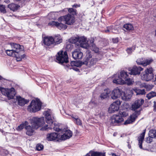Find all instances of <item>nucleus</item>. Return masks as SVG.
<instances>
[{"label": "nucleus", "instance_id": "1", "mask_svg": "<svg viewBox=\"0 0 156 156\" xmlns=\"http://www.w3.org/2000/svg\"><path fill=\"white\" fill-rule=\"evenodd\" d=\"M58 22L51 21L49 22L48 25L51 26L56 27L59 29H66L67 26L62 23L63 21H65L66 24L69 25L73 24L75 22L74 17L70 14H68L65 16H61L58 19Z\"/></svg>", "mask_w": 156, "mask_h": 156}, {"label": "nucleus", "instance_id": "2", "mask_svg": "<svg viewBox=\"0 0 156 156\" xmlns=\"http://www.w3.org/2000/svg\"><path fill=\"white\" fill-rule=\"evenodd\" d=\"M10 44L12 49L6 50L5 51L8 55L20 59L24 57L25 55L23 54L24 49L23 46L13 43Z\"/></svg>", "mask_w": 156, "mask_h": 156}, {"label": "nucleus", "instance_id": "3", "mask_svg": "<svg viewBox=\"0 0 156 156\" xmlns=\"http://www.w3.org/2000/svg\"><path fill=\"white\" fill-rule=\"evenodd\" d=\"M31 127L30 125L26 126L25 127L26 134L30 136H32L34 132L33 129H37L43 125L44 123V117L38 118L34 117L32 118L31 121Z\"/></svg>", "mask_w": 156, "mask_h": 156}, {"label": "nucleus", "instance_id": "4", "mask_svg": "<svg viewBox=\"0 0 156 156\" xmlns=\"http://www.w3.org/2000/svg\"><path fill=\"white\" fill-rule=\"evenodd\" d=\"M69 41L71 43L75 44L77 46L82 48H87L90 45L87 42V38L84 37H73L70 38Z\"/></svg>", "mask_w": 156, "mask_h": 156}, {"label": "nucleus", "instance_id": "5", "mask_svg": "<svg viewBox=\"0 0 156 156\" xmlns=\"http://www.w3.org/2000/svg\"><path fill=\"white\" fill-rule=\"evenodd\" d=\"M114 77L115 78L113 80L114 83L122 84L125 83V80L128 77V75L126 72L122 70L120 72L119 75H114Z\"/></svg>", "mask_w": 156, "mask_h": 156}, {"label": "nucleus", "instance_id": "6", "mask_svg": "<svg viewBox=\"0 0 156 156\" xmlns=\"http://www.w3.org/2000/svg\"><path fill=\"white\" fill-rule=\"evenodd\" d=\"M44 115L45 118L46 122L48 125H46L45 126H43L41 130L42 131L48 130L49 129H52L51 126L53 122V119H54V117L53 116L51 117V114L49 111H47L44 113Z\"/></svg>", "mask_w": 156, "mask_h": 156}, {"label": "nucleus", "instance_id": "7", "mask_svg": "<svg viewBox=\"0 0 156 156\" xmlns=\"http://www.w3.org/2000/svg\"><path fill=\"white\" fill-rule=\"evenodd\" d=\"M153 70L151 67L147 68L141 74V79L145 81L151 80L154 77Z\"/></svg>", "mask_w": 156, "mask_h": 156}, {"label": "nucleus", "instance_id": "8", "mask_svg": "<svg viewBox=\"0 0 156 156\" xmlns=\"http://www.w3.org/2000/svg\"><path fill=\"white\" fill-rule=\"evenodd\" d=\"M41 103L39 101L33 100L27 107V110L30 112H35L41 108Z\"/></svg>", "mask_w": 156, "mask_h": 156}, {"label": "nucleus", "instance_id": "9", "mask_svg": "<svg viewBox=\"0 0 156 156\" xmlns=\"http://www.w3.org/2000/svg\"><path fill=\"white\" fill-rule=\"evenodd\" d=\"M0 91L2 94L7 96L9 99H13L16 94L14 88L12 87L9 89L0 87Z\"/></svg>", "mask_w": 156, "mask_h": 156}, {"label": "nucleus", "instance_id": "10", "mask_svg": "<svg viewBox=\"0 0 156 156\" xmlns=\"http://www.w3.org/2000/svg\"><path fill=\"white\" fill-rule=\"evenodd\" d=\"M68 57L66 52L60 51L58 53L56 59L58 62L61 63H67L68 62Z\"/></svg>", "mask_w": 156, "mask_h": 156}, {"label": "nucleus", "instance_id": "11", "mask_svg": "<svg viewBox=\"0 0 156 156\" xmlns=\"http://www.w3.org/2000/svg\"><path fill=\"white\" fill-rule=\"evenodd\" d=\"M121 104V102L119 101H115L110 105L108 108V112L112 113L118 111Z\"/></svg>", "mask_w": 156, "mask_h": 156}, {"label": "nucleus", "instance_id": "12", "mask_svg": "<svg viewBox=\"0 0 156 156\" xmlns=\"http://www.w3.org/2000/svg\"><path fill=\"white\" fill-rule=\"evenodd\" d=\"M124 119L122 117L118 114L113 115L111 117V123L114 125L121 123L123 122Z\"/></svg>", "mask_w": 156, "mask_h": 156}, {"label": "nucleus", "instance_id": "13", "mask_svg": "<svg viewBox=\"0 0 156 156\" xmlns=\"http://www.w3.org/2000/svg\"><path fill=\"white\" fill-rule=\"evenodd\" d=\"M140 111H139L135 112L131 115L130 117L128 118L124 122V124L126 125L131 123L133 122L136 119L139 115Z\"/></svg>", "mask_w": 156, "mask_h": 156}, {"label": "nucleus", "instance_id": "14", "mask_svg": "<svg viewBox=\"0 0 156 156\" xmlns=\"http://www.w3.org/2000/svg\"><path fill=\"white\" fill-rule=\"evenodd\" d=\"M144 100L142 99H138L132 104L131 108V110L135 111L137 109L140 108L144 104Z\"/></svg>", "mask_w": 156, "mask_h": 156}, {"label": "nucleus", "instance_id": "15", "mask_svg": "<svg viewBox=\"0 0 156 156\" xmlns=\"http://www.w3.org/2000/svg\"><path fill=\"white\" fill-rule=\"evenodd\" d=\"M122 91L118 88L114 89L112 91L111 95V98L114 100L119 98L122 95Z\"/></svg>", "mask_w": 156, "mask_h": 156}, {"label": "nucleus", "instance_id": "16", "mask_svg": "<svg viewBox=\"0 0 156 156\" xmlns=\"http://www.w3.org/2000/svg\"><path fill=\"white\" fill-rule=\"evenodd\" d=\"M153 61V60L151 58L146 59L144 61L142 58H139L137 60L136 62L138 64L145 66L150 64Z\"/></svg>", "mask_w": 156, "mask_h": 156}, {"label": "nucleus", "instance_id": "17", "mask_svg": "<svg viewBox=\"0 0 156 156\" xmlns=\"http://www.w3.org/2000/svg\"><path fill=\"white\" fill-rule=\"evenodd\" d=\"M62 134L61 136L60 139L62 140H65L71 137L72 136L73 133L70 130L68 129L63 131Z\"/></svg>", "mask_w": 156, "mask_h": 156}, {"label": "nucleus", "instance_id": "18", "mask_svg": "<svg viewBox=\"0 0 156 156\" xmlns=\"http://www.w3.org/2000/svg\"><path fill=\"white\" fill-rule=\"evenodd\" d=\"M72 56L75 59H81L82 58L83 53L79 49H76L73 52Z\"/></svg>", "mask_w": 156, "mask_h": 156}, {"label": "nucleus", "instance_id": "19", "mask_svg": "<svg viewBox=\"0 0 156 156\" xmlns=\"http://www.w3.org/2000/svg\"><path fill=\"white\" fill-rule=\"evenodd\" d=\"M43 43L48 46H53L55 44L54 40L52 37H44Z\"/></svg>", "mask_w": 156, "mask_h": 156}, {"label": "nucleus", "instance_id": "20", "mask_svg": "<svg viewBox=\"0 0 156 156\" xmlns=\"http://www.w3.org/2000/svg\"><path fill=\"white\" fill-rule=\"evenodd\" d=\"M143 68L138 66H134L132 69H131L130 72L129 73L131 75H139L140 73V72L142 70Z\"/></svg>", "mask_w": 156, "mask_h": 156}, {"label": "nucleus", "instance_id": "21", "mask_svg": "<svg viewBox=\"0 0 156 156\" xmlns=\"http://www.w3.org/2000/svg\"><path fill=\"white\" fill-rule=\"evenodd\" d=\"M60 136L57 133H51L47 135V139L48 141H52L59 138Z\"/></svg>", "mask_w": 156, "mask_h": 156}, {"label": "nucleus", "instance_id": "22", "mask_svg": "<svg viewBox=\"0 0 156 156\" xmlns=\"http://www.w3.org/2000/svg\"><path fill=\"white\" fill-rule=\"evenodd\" d=\"M16 99L18 101V105L21 106H24L25 104L28 103L29 101V100L25 99L20 96H16Z\"/></svg>", "mask_w": 156, "mask_h": 156}, {"label": "nucleus", "instance_id": "23", "mask_svg": "<svg viewBox=\"0 0 156 156\" xmlns=\"http://www.w3.org/2000/svg\"><path fill=\"white\" fill-rule=\"evenodd\" d=\"M97 62V59L95 58H91L88 61H84L83 63L88 66L90 67L95 64Z\"/></svg>", "mask_w": 156, "mask_h": 156}, {"label": "nucleus", "instance_id": "24", "mask_svg": "<svg viewBox=\"0 0 156 156\" xmlns=\"http://www.w3.org/2000/svg\"><path fill=\"white\" fill-rule=\"evenodd\" d=\"M110 93V90L109 89H105L103 93L101 94L100 97L101 99H105L109 96Z\"/></svg>", "mask_w": 156, "mask_h": 156}, {"label": "nucleus", "instance_id": "25", "mask_svg": "<svg viewBox=\"0 0 156 156\" xmlns=\"http://www.w3.org/2000/svg\"><path fill=\"white\" fill-rule=\"evenodd\" d=\"M145 131L146 129H144L143 133L140 134L138 137V145L140 148L141 149L142 148V143L144 139Z\"/></svg>", "mask_w": 156, "mask_h": 156}, {"label": "nucleus", "instance_id": "26", "mask_svg": "<svg viewBox=\"0 0 156 156\" xmlns=\"http://www.w3.org/2000/svg\"><path fill=\"white\" fill-rule=\"evenodd\" d=\"M72 117L73 119V121L74 122L78 125L82 126V122L81 120L78 118V117L76 115H72Z\"/></svg>", "mask_w": 156, "mask_h": 156}, {"label": "nucleus", "instance_id": "27", "mask_svg": "<svg viewBox=\"0 0 156 156\" xmlns=\"http://www.w3.org/2000/svg\"><path fill=\"white\" fill-rule=\"evenodd\" d=\"M55 44H60L62 42V39L60 35H57L53 37Z\"/></svg>", "mask_w": 156, "mask_h": 156}, {"label": "nucleus", "instance_id": "28", "mask_svg": "<svg viewBox=\"0 0 156 156\" xmlns=\"http://www.w3.org/2000/svg\"><path fill=\"white\" fill-rule=\"evenodd\" d=\"M19 7V6L18 5L13 3L10 4L8 5V7L13 11H16Z\"/></svg>", "mask_w": 156, "mask_h": 156}, {"label": "nucleus", "instance_id": "29", "mask_svg": "<svg viewBox=\"0 0 156 156\" xmlns=\"http://www.w3.org/2000/svg\"><path fill=\"white\" fill-rule=\"evenodd\" d=\"M78 62L75 61H72L70 63L71 66H70L69 65H67L65 67V68L66 69L67 68H68L69 69H71L73 68L72 66H79L78 65Z\"/></svg>", "mask_w": 156, "mask_h": 156}, {"label": "nucleus", "instance_id": "30", "mask_svg": "<svg viewBox=\"0 0 156 156\" xmlns=\"http://www.w3.org/2000/svg\"><path fill=\"white\" fill-rule=\"evenodd\" d=\"M106 33H110L113 32L114 33H117V32L114 28H113L112 27H107V29L105 30V31Z\"/></svg>", "mask_w": 156, "mask_h": 156}, {"label": "nucleus", "instance_id": "31", "mask_svg": "<svg viewBox=\"0 0 156 156\" xmlns=\"http://www.w3.org/2000/svg\"><path fill=\"white\" fill-rule=\"evenodd\" d=\"M123 27L128 30H132L133 29L132 25L130 23L126 24L124 25Z\"/></svg>", "mask_w": 156, "mask_h": 156}, {"label": "nucleus", "instance_id": "32", "mask_svg": "<svg viewBox=\"0 0 156 156\" xmlns=\"http://www.w3.org/2000/svg\"><path fill=\"white\" fill-rule=\"evenodd\" d=\"M156 96V92L153 91H151L147 95V97L148 99Z\"/></svg>", "mask_w": 156, "mask_h": 156}, {"label": "nucleus", "instance_id": "33", "mask_svg": "<svg viewBox=\"0 0 156 156\" xmlns=\"http://www.w3.org/2000/svg\"><path fill=\"white\" fill-rule=\"evenodd\" d=\"M92 55L90 52L89 51L87 52L86 56L84 58V61H88L91 59V58H92Z\"/></svg>", "mask_w": 156, "mask_h": 156}, {"label": "nucleus", "instance_id": "34", "mask_svg": "<svg viewBox=\"0 0 156 156\" xmlns=\"http://www.w3.org/2000/svg\"><path fill=\"white\" fill-rule=\"evenodd\" d=\"M131 95L124 93L121 98L123 100L128 101L131 98Z\"/></svg>", "mask_w": 156, "mask_h": 156}, {"label": "nucleus", "instance_id": "35", "mask_svg": "<svg viewBox=\"0 0 156 156\" xmlns=\"http://www.w3.org/2000/svg\"><path fill=\"white\" fill-rule=\"evenodd\" d=\"M135 91L137 95L138 94H141V95H144L145 94L146 92L145 91L144 89H136Z\"/></svg>", "mask_w": 156, "mask_h": 156}, {"label": "nucleus", "instance_id": "36", "mask_svg": "<svg viewBox=\"0 0 156 156\" xmlns=\"http://www.w3.org/2000/svg\"><path fill=\"white\" fill-rule=\"evenodd\" d=\"M151 134H153L151 132V130L150 131L149 134L150 136L149 137H147L146 139V141L148 143H151L152 140V138H155V137H153L151 136Z\"/></svg>", "mask_w": 156, "mask_h": 156}, {"label": "nucleus", "instance_id": "37", "mask_svg": "<svg viewBox=\"0 0 156 156\" xmlns=\"http://www.w3.org/2000/svg\"><path fill=\"white\" fill-rule=\"evenodd\" d=\"M91 155L92 156H105L102 153L97 152H91Z\"/></svg>", "mask_w": 156, "mask_h": 156}, {"label": "nucleus", "instance_id": "38", "mask_svg": "<svg viewBox=\"0 0 156 156\" xmlns=\"http://www.w3.org/2000/svg\"><path fill=\"white\" fill-rule=\"evenodd\" d=\"M119 114L122 116V118L124 117H126L128 115V113L122 110L119 112Z\"/></svg>", "mask_w": 156, "mask_h": 156}, {"label": "nucleus", "instance_id": "39", "mask_svg": "<svg viewBox=\"0 0 156 156\" xmlns=\"http://www.w3.org/2000/svg\"><path fill=\"white\" fill-rule=\"evenodd\" d=\"M68 12L72 15H74L76 14V10L73 8H69L68 9Z\"/></svg>", "mask_w": 156, "mask_h": 156}, {"label": "nucleus", "instance_id": "40", "mask_svg": "<svg viewBox=\"0 0 156 156\" xmlns=\"http://www.w3.org/2000/svg\"><path fill=\"white\" fill-rule=\"evenodd\" d=\"M154 86L152 85L147 84L144 86V88L147 90H150Z\"/></svg>", "mask_w": 156, "mask_h": 156}, {"label": "nucleus", "instance_id": "41", "mask_svg": "<svg viewBox=\"0 0 156 156\" xmlns=\"http://www.w3.org/2000/svg\"><path fill=\"white\" fill-rule=\"evenodd\" d=\"M125 83H126L128 85H130L132 83V80L130 79L127 77L125 80Z\"/></svg>", "mask_w": 156, "mask_h": 156}, {"label": "nucleus", "instance_id": "42", "mask_svg": "<svg viewBox=\"0 0 156 156\" xmlns=\"http://www.w3.org/2000/svg\"><path fill=\"white\" fill-rule=\"evenodd\" d=\"M0 11L3 13H5L6 12L5 8L4 5H0Z\"/></svg>", "mask_w": 156, "mask_h": 156}, {"label": "nucleus", "instance_id": "43", "mask_svg": "<svg viewBox=\"0 0 156 156\" xmlns=\"http://www.w3.org/2000/svg\"><path fill=\"white\" fill-rule=\"evenodd\" d=\"M25 127V126L24 124H22L18 126L16 129L18 131H20L23 129Z\"/></svg>", "mask_w": 156, "mask_h": 156}, {"label": "nucleus", "instance_id": "44", "mask_svg": "<svg viewBox=\"0 0 156 156\" xmlns=\"http://www.w3.org/2000/svg\"><path fill=\"white\" fill-rule=\"evenodd\" d=\"M43 148V146L41 144H38L36 146V149L38 151H41Z\"/></svg>", "mask_w": 156, "mask_h": 156}, {"label": "nucleus", "instance_id": "45", "mask_svg": "<svg viewBox=\"0 0 156 156\" xmlns=\"http://www.w3.org/2000/svg\"><path fill=\"white\" fill-rule=\"evenodd\" d=\"M89 104L91 105L92 107H94L96 105L97 103L94 100H91Z\"/></svg>", "mask_w": 156, "mask_h": 156}, {"label": "nucleus", "instance_id": "46", "mask_svg": "<svg viewBox=\"0 0 156 156\" xmlns=\"http://www.w3.org/2000/svg\"><path fill=\"white\" fill-rule=\"evenodd\" d=\"M151 132L153 134H151V136L153 137H156V130H151Z\"/></svg>", "mask_w": 156, "mask_h": 156}, {"label": "nucleus", "instance_id": "47", "mask_svg": "<svg viewBox=\"0 0 156 156\" xmlns=\"http://www.w3.org/2000/svg\"><path fill=\"white\" fill-rule=\"evenodd\" d=\"M133 51V48H128L126 50V51H127L128 54H130Z\"/></svg>", "mask_w": 156, "mask_h": 156}, {"label": "nucleus", "instance_id": "48", "mask_svg": "<svg viewBox=\"0 0 156 156\" xmlns=\"http://www.w3.org/2000/svg\"><path fill=\"white\" fill-rule=\"evenodd\" d=\"M53 129L54 130L56 131L59 132L61 131V129L58 128L56 127H54L53 128Z\"/></svg>", "mask_w": 156, "mask_h": 156}, {"label": "nucleus", "instance_id": "49", "mask_svg": "<svg viewBox=\"0 0 156 156\" xmlns=\"http://www.w3.org/2000/svg\"><path fill=\"white\" fill-rule=\"evenodd\" d=\"M78 7H80V5H77L76 4H75L73 5V8H76Z\"/></svg>", "mask_w": 156, "mask_h": 156}, {"label": "nucleus", "instance_id": "50", "mask_svg": "<svg viewBox=\"0 0 156 156\" xmlns=\"http://www.w3.org/2000/svg\"><path fill=\"white\" fill-rule=\"evenodd\" d=\"M122 105L123 106H125L126 108H127L129 107L128 105L126 103H124Z\"/></svg>", "mask_w": 156, "mask_h": 156}, {"label": "nucleus", "instance_id": "51", "mask_svg": "<svg viewBox=\"0 0 156 156\" xmlns=\"http://www.w3.org/2000/svg\"><path fill=\"white\" fill-rule=\"evenodd\" d=\"M113 42L114 43H116L118 42V39L117 38H115V39H113Z\"/></svg>", "mask_w": 156, "mask_h": 156}, {"label": "nucleus", "instance_id": "52", "mask_svg": "<svg viewBox=\"0 0 156 156\" xmlns=\"http://www.w3.org/2000/svg\"><path fill=\"white\" fill-rule=\"evenodd\" d=\"M72 69H73L74 70H75L76 71H79V69L77 68H76V69H75V68L74 67V68H72Z\"/></svg>", "mask_w": 156, "mask_h": 156}, {"label": "nucleus", "instance_id": "53", "mask_svg": "<svg viewBox=\"0 0 156 156\" xmlns=\"http://www.w3.org/2000/svg\"><path fill=\"white\" fill-rule=\"evenodd\" d=\"M112 156H117V155L114 153H112Z\"/></svg>", "mask_w": 156, "mask_h": 156}, {"label": "nucleus", "instance_id": "54", "mask_svg": "<svg viewBox=\"0 0 156 156\" xmlns=\"http://www.w3.org/2000/svg\"><path fill=\"white\" fill-rule=\"evenodd\" d=\"M128 147L129 149L130 148H131V146L129 144H128Z\"/></svg>", "mask_w": 156, "mask_h": 156}, {"label": "nucleus", "instance_id": "55", "mask_svg": "<svg viewBox=\"0 0 156 156\" xmlns=\"http://www.w3.org/2000/svg\"><path fill=\"white\" fill-rule=\"evenodd\" d=\"M154 84H156V77L155 78V80L154 81Z\"/></svg>", "mask_w": 156, "mask_h": 156}, {"label": "nucleus", "instance_id": "56", "mask_svg": "<svg viewBox=\"0 0 156 156\" xmlns=\"http://www.w3.org/2000/svg\"><path fill=\"white\" fill-rule=\"evenodd\" d=\"M93 41H92V43L91 44V45H92L93 46Z\"/></svg>", "mask_w": 156, "mask_h": 156}, {"label": "nucleus", "instance_id": "57", "mask_svg": "<svg viewBox=\"0 0 156 156\" xmlns=\"http://www.w3.org/2000/svg\"><path fill=\"white\" fill-rule=\"evenodd\" d=\"M2 77L0 76V80H1L2 79Z\"/></svg>", "mask_w": 156, "mask_h": 156}, {"label": "nucleus", "instance_id": "58", "mask_svg": "<svg viewBox=\"0 0 156 156\" xmlns=\"http://www.w3.org/2000/svg\"><path fill=\"white\" fill-rule=\"evenodd\" d=\"M135 47L133 48V50H134L135 49Z\"/></svg>", "mask_w": 156, "mask_h": 156}, {"label": "nucleus", "instance_id": "59", "mask_svg": "<svg viewBox=\"0 0 156 156\" xmlns=\"http://www.w3.org/2000/svg\"><path fill=\"white\" fill-rule=\"evenodd\" d=\"M81 102V101H79L78 103H80Z\"/></svg>", "mask_w": 156, "mask_h": 156}]
</instances>
